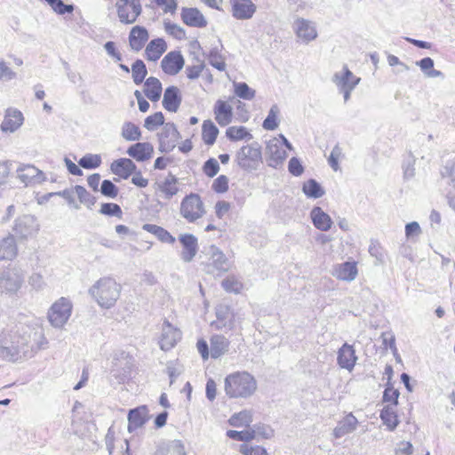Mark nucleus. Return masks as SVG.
<instances>
[{
    "label": "nucleus",
    "instance_id": "9d476101",
    "mask_svg": "<svg viewBox=\"0 0 455 455\" xmlns=\"http://www.w3.org/2000/svg\"><path fill=\"white\" fill-rule=\"evenodd\" d=\"M265 154L268 166L275 169L279 168L287 157V153L282 148L281 141L275 137L267 142Z\"/></svg>",
    "mask_w": 455,
    "mask_h": 455
},
{
    "label": "nucleus",
    "instance_id": "8fccbe9b",
    "mask_svg": "<svg viewBox=\"0 0 455 455\" xmlns=\"http://www.w3.org/2000/svg\"><path fill=\"white\" fill-rule=\"evenodd\" d=\"M235 93L237 97L251 100L255 97V91L251 89L246 83H234Z\"/></svg>",
    "mask_w": 455,
    "mask_h": 455
},
{
    "label": "nucleus",
    "instance_id": "1a4fd4ad",
    "mask_svg": "<svg viewBox=\"0 0 455 455\" xmlns=\"http://www.w3.org/2000/svg\"><path fill=\"white\" fill-rule=\"evenodd\" d=\"M292 28L297 38L304 44H309L318 36L315 22L301 17L294 20Z\"/></svg>",
    "mask_w": 455,
    "mask_h": 455
},
{
    "label": "nucleus",
    "instance_id": "0eeeda50",
    "mask_svg": "<svg viewBox=\"0 0 455 455\" xmlns=\"http://www.w3.org/2000/svg\"><path fill=\"white\" fill-rule=\"evenodd\" d=\"M119 21L132 24L142 12L140 0H117L116 3Z\"/></svg>",
    "mask_w": 455,
    "mask_h": 455
},
{
    "label": "nucleus",
    "instance_id": "3c124183",
    "mask_svg": "<svg viewBox=\"0 0 455 455\" xmlns=\"http://www.w3.org/2000/svg\"><path fill=\"white\" fill-rule=\"evenodd\" d=\"M209 63L220 71L226 69V62L223 56L219 52L217 48H212L207 55Z\"/></svg>",
    "mask_w": 455,
    "mask_h": 455
},
{
    "label": "nucleus",
    "instance_id": "de8ad7c7",
    "mask_svg": "<svg viewBox=\"0 0 455 455\" xmlns=\"http://www.w3.org/2000/svg\"><path fill=\"white\" fill-rule=\"evenodd\" d=\"M226 136L230 140H234V141L241 140H244V139L251 140L252 138L251 134L243 126L228 127L226 131Z\"/></svg>",
    "mask_w": 455,
    "mask_h": 455
},
{
    "label": "nucleus",
    "instance_id": "f3484780",
    "mask_svg": "<svg viewBox=\"0 0 455 455\" xmlns=\"http://www.w3.org/2000/svg\"><path fill=\"white\" fill-rule=\"evenodd\" d=\"M210 262L208 263V273H212V267L218 271L217 275L228 272L229 269V263L225 254L216 246L212 245L210 248Z\"/></svg>",
    "mask_w": 455,
    "mask_h": 455
},
{
    "label": "nucleus",
    "instance_id": "c85d7f7f",
    "mask_svg": "<svg viewBox=\"0 0 455 455\" xmlns=\"http://www.w3.org/2000/svg\"><path fill=\"white\" fill-rule=\"evenodd\" d=\"M357 273L356 263L355 261H347L335 266L333 275L339 280L351 282L355 279Z\"/></svg>",
    "mask_w": 455,
    "mask_h": 455
},
{
    "label": "nucleus",
    "instance_id": "b1692460",
    "mask_svg": "<svg viewBox=\"0 0 455 455\" xmlns=\"http://www.w3.org/2000/svg\"><path fill=\"white\" fill-rule=\"evenodd\" d=\"M136 169V164L130 158L115 160L110 165L111 172L124 180L128 179Z\"/></svg>",
    "mask_w": 455,
    "mask_h": 455
},
{
    "label": "nucleus",
    "instance_id": "774afa93",
    "mask_svg": "<svg viewBox=\"0 0 455 455\" xmlns=\"http://www.w3.org/2000/svg\"><path fill=\"white\" fill-rule=\"evenodd\" d=\"M14 78H16V73L4 60L0 59V81H11Z\"/></svg>",
    "mask_w": 455,
    "mask_h": 455
},
{
    "label": "nucleus",
    "instance_id": "39448f33",
    "mask_svg": "<svg viewBox=\"0 0 455 455\" xmlns=\"http://www.w3.org/2000/svg\"><path fill=\"white\" fill-rule=\"evenodd\" d=\"M72 303L65 297L60 298L50 307L47 316L54 328H62L68 321L72 313Z\"/></svg>",
    "mask_w": 455,
    "mask_h": 455
},
{
    "label": "nucleus",
    "instance_id": "680f3d73",
    "mask_svg": "<svg viewBox=\"0 0 455 455\" xmlns=\"http://www.w3.org/2000/svg\"><path fill=\"white\" fill-rule=\"evenodd\" d=\"M100 191L108 198H116L118 195V188L109 180H104L101 182Z\"/></svg>",
    "mask_w": 455,
    "mask_h": 455
},
{
    "label": "nucleus",
    "instance_id": "052dcab7",
    "mask_svg": "<svg viewBox=\"0 0 455 455\" xmlns=\"http://www.w3.org/2000/svg\"><path fill=\"white\" fill-rule=\"evenodd\" d=\"M74 195H75V189L73 187L70 188L64 189L62 191L49 193L47 195V196L48 197H52L54 196H61L68 202V204L69 205L73 206L75 209L77 210V209H79V205L77 204H76Z\"/></svg>",
    "mask_w": 455,
    "mask_h": 455
},
{
    "label": "nucleus",
    "instance_id": "f704fd0d",
    "mask_svg": "<svg viewBox=\"0 0 455 455\" xmlns=\"http://www.w3.org/2000/svg\"><path fill=\"white\" fill-rule=\"evenodd\" d=\"M158 190L164 198L168 200L178 194L180 189L176 176L170 172L164 181L158 183Z\"/></svg>",
    "mask_w": 455,
    "mask_h": 455
},
{
    "label": "nucleus",
    "instance_id": "37998d69",
    "mask_svg": "<svg viewBox=\"0 0 455 455\" xmlns=\"http://www.w3.org/2000/svg\"><path fill=\"white\" fill-rule=\"evenodd\" d=\"M380 419L389 430H394L398 425L397 415L394 408L389 405L381 410Z\"/></svg>",
    "mask_w": 455,
    "mask_h": 455
},
{
    "label": "nucleus",
    "instance_id": "e2e57ef3",
    "mask_svg": "<svg viewBox=\"0 0 455 455\" xmlns=\"http://www.w3.org/2000/svg\"><path fill=\"white\" fill-rule=\"evenodd\" d=\"M251 429L253 432L254 438L258 435L264 439H269L274 435V430L265 424H255Z\"/></svg>",
    "mask_w": 455,
    "mask_h": 455
},
{
    "label": "nucleus",
    "instance_id": "c9c22d12",
    "mask_svg": "<svg viewBox=\"0 0 455 455\" xmlns=\"http://www.w3.org/2000/svg\"><path fill=\"white\" fill-rule=\"evenodd\" d=\"M144 93L151 101H157L161 98L162 94V84L158 78L150 76L144 84Z\"/></svg>",
    "mask_w": 455,
    "mask_h": 455
},
{
    "label": "nucleus",
    "instance_id": "9b49d317",
    "mask_svg": "<svg viewBox=\"0 0 455 455\" xmlns=\"http://www.w3.org/2000/svg\"><path fill=\"white\" fill-rule=\"evenodd\" d=\"M180 138V134L173 123L164 124L161 132L158 133L159 150L163 153L172 151Z\"/></svg>",
    "mask_w": 455,
    "mask_h": 455
},
{
    "label": "nucleus",
    "instance_id": "20e7f679",
    "mask_svg": "<svg viewBox=\"0 0 455 455\" xmlns=\"http://www.w3.org/2000/svg\"><path fill=\"white\" fill-rule=\"evenodd\" d=\"M25 279L24 271L18 267H7L0 273V291L6 294L16 293Z\"/></svg>",
    "mask_w": 455,
    "mask_h": 455
},
{
    "label": "nucleus",
    "instance_id": "0e129e2a",
    "mask_svg": "<svg viewBox=\"0 0 455 455\" xmlns=\"http://www.w3.org/2000/svg\"><path fill=\"white\" fill-rule=\"evenodd\" d=\"M442 176L444 179H449L448 183L452 187L455 192V158L443 167Z\"/></svg>",
    "mask_w": 455,
    "mask_h": 455
},
{
    "label": "nucleus",
    "instance_id": "4be33fe9",
    "mask_svg": "<svg viewBox=\"0 0 455 455\" xmlns=\"http://www.w3.org/2000/svg\"><path fill=\"white\" fill-rule=\"evenodd\" d=\"M148 38L149 35L146 28L135 26L129 34V45L132 51L138 52L142 50Z\"/></svg>",
    "mask_w": 455,
    "mask_h": 455
},
{
    "label": "nucleus",
    "instance_id": "cd10ccee",
    "mask_svg": "<svg viewBox=\"0 0 455 455\" xmlns=\"http://www.w3.org/2000/svg\"><path fill=\"white\" fill-rule=\"evenodd\" d=\"M154 455H186L185 447L180 440L161 442Z\"/></svg>",
    "mask_w": 455,
    "mask_h": 455
},
{
    "label": "nucleus",
    "instance_id": "aec40b11",
    "mask_svg": "<svg viewBox=\"0 0 455 455\" xmlns=\"http://www.w3.org/2000/svg\"><path fill=\"white\" fill-rule=\"evenodd\" d=\"M182 98L178 87L172 85L165 89L163 99V106L169 112H177Z\"/></svg>",
    "mask_w": 455,
    "mask_h": 455
},
{
    "label": "nucleus",
    "instance_id": "7c9ffc66",
    "mask_svg": "<svg viewBox=\"0 0 455 455\" xmlns=\"http://www.w3.org/2000/svg\"><path fill=\"white\" fill-rule=\"evenodd\" d=\"M18 254V247L13 235H8L0 241V260H12Z\"/></svg>",
    "mask_w": 455,
    "mask_h": 455
},
{
    "label": "nucleus",
    "instance_id": "2eb2a0df",
    "mask_svg": "<svg viewBox=\"0 0 455 455\" xmlns=\"http://www.w3.org/2000/svg\"><path fill=\"white\" fill-rule=\"evenodd\" d=\"M185 60L180 52L173 51L164 57L161 68L165 74L175 76L182 69Z\"/></svg>",
    "mask_w": 455,
    "mask_h": 455
},
{
    "label": "nucleus",
    "instance_id": "f257e3e1",
    "mask_svg": "<svg viewBox=\"0 0 455 455\" xmlns=\"http://www.w3.org/2000/svg\"><path fill=\"white\" fill-rule=\"evenodd\" d=\"M224 389L229 398H248L257 389L255 378L247 371H237L225 378Z\"/></svg>",
    "mask_w": 455,
    "mask_h": 455
},
{
    "label": "nucleus",
    "instance_id": "a18cd8bd",
    "mask_svg": "<svg viewBox=\"0 0 455 455\" xmlns=\"http://www.w3.org/2000/svg\"><path fill=\"white\" fill-rule=\"evenodd\" d=\"M416 65L420 68L427 77H440L443 76L441 71L434 69V60L429 57L417 61Z\"/></svg>",
    "mask_w": 455,
    "mask_h": 455
},
{
    "label": "nucleus",
    "instance_id": "72a5a7b5",
    "mask_svg": "<svg viewBox=\"0 0 455 455\" xmlns=\"http://www.w3.org/2000/svg\"><path fill=\"white\" fill-rule=\"evenodd\" d=\"M310 216L315 227L322 231H328L331 228V219L322 208L315 206L312 209Z\"/></svg>",
    "mask_w": 455,
    "mask_h": 455
},
{
    "label": "nucleus",
    "instance_id": "bf43d9fd",
    "mask_svg": "<svg viewBox=\"0 0 455 455\" xmlns=\"http://www.w3.org/2000/svg\"><path fill=\"white\" fill-rule=\"evenodd\" d=\"M227 436L230 439L243 442H250L254 439L253 432L251 429L236 431V430H228Z\"/></svg>",
    "mask_w": 455,
    "mask_h": 455
},
{
    "label": "nucleus",
    "instance_id": "09e8293b",
    "mask_svg": "<svg viewBox=\"0 0 455 455\" xmlns=\"http://www.w3.org/2000/svg\"><path fill=\"white\" fill-rule=\"evenodd\" d=\"M74 189L79 202L87 208L92 209V206L96 203V197L91 195L83 186L76 185L74 187Z\"/></svg>",
    "mask_w": 455,
    "mask_h": 455
},
{
    "label": "nucleus",
    "instance_id": "473e14b6",
    "mask_svg": "<svg viewBox=\"0 0 455 455\" xmlns=\"http://www.w3.org/2000/svg\"><path fill=\"white\" fill-rule=\"evenodd\" d=\"M166 50V42L163 38H156L151 40L147 45L145 56L148 60L156 61Z\"/></svg>",
    "mask_w": 455,
    "mask_h": 455
},
{
    "label": "nucleus",
    "instance_id": "4468645a",
    "mask_svg": "<svg viewBox=\"0 0 455 455\" xmlns=\"http://www.w3.org/2000/svg\"><path fill=\"white\" fill-rule=\"evenodd\" d=\"M229 4L232 16L236 20H249L257 10L251 0H229Z\"/></svg>",
    "mask_w": 455,
    "mask_h": 455
},
{
    "label": "nucleus",
    "instance_id": "79ce46f5",
    "mask_svg": "<svg viewBox=\"0 0 455 455\" xmlns=\"http://www.w3.org/2000/svg\"><path fill=\"white\" fill-rule=\"evenodd\" d=\"M23 342L17 340L16 345H11L10 347H4L0 345V358L15 362L18 360Z\"/></svg>",
    "mask_w": 455,
    "mask_h": 455
},
{
    "label": "nucleus",
    "instance_id": "bb28decb",
    "mask_svg": "<svg viewBox=\"0 0 455 455\" xmlns=\"http://www.w3.org/2000/svg\"><path fill=\"white\" fill-rule=\"evenodd\" d=\"M23 123V115L17 109L9 108L1 124L3 132H15Z\"/></svg>",
    "mask_w": 455,
    "mask_h": 455
},
{
    "label": "nucleus",
    "instance_id": "412c9836",
    "mask_svg": "<svg viewBox=\"0 0 455 455\" xmlns=\"http://www.w3.org/2000/svg\"><path fill=\"white\" fill-rule=\"evenodd\" d=\"M181 20L189 27L204 28L207 26L206 19L197 8H182Z\"/></svg>",
    "mask_w": 455,
    "mask_h": 455
},
{
    "label": "nucleus",
    "instance_id": "69168bd1",
    "mask_svg": "<svg viewBox=\"0 0 455 455\" xmlns=\"http://www.w3.org/2000/svg\"><path fill=\"white\" fill-rule=\"evenodd\" d=\"M239 451L243 455H268L267 450L261 446H249L246 443L241 444Z\"/></svg>",
    "mask_w": 455,
    "mask_h": 455
},
{
    "label": "nucleus",
    "instance_id": "7ed1b4c3",
    "mask_svg": "<svg viewBox=\"0 0 455 455\" xmlns=\"http://www.w3.org/2000/svg\"><path fill=\"white\" fill-rule=\"evenodd\" d=\"M235 162L244 171L257 170L262 162L261 148L259 143L243 146L235 154Z\"/></svg>",
    "mask_w": 455,
    "mask_h": 455
},
{
    "label": "nucleus",
    "instance_id": "2f4dec72",
    "mask_svg": "<svg viewBox=\"0 0 455 455\" xmlns=\"http://www.w3.org/2000/svg\"><path fill=\"white\" fill-rule=\"evenodd\" d=\"M360 78L355 76L347 68V65L343 67V73H335L332 81L339 88H348L349 86H355L359 84Z\"/></svg>",
    "mask_w": 455,
    "mask_h": 455
},
{
    "label": "nucleus",
    "instance_id": "4c0bfd02",
    "mask_svg": "<svg viewBox=\"0 0 455 455\" xmlns=\"http://www.w3.org/2000/svg\"><path fill=\"white\" fill-rule=\"evenodd\" d=\"M219 134V129L211 120H206L203 123L202 126V138L204 142L212 146L215 143L217 136Z\"/></svg>",
    "mask_w": 455,
    "mask_h": 455
},
{
    "label": "nucleus",
    "instance_id": "4d7b16f0",
    "mask_svg": "<svg viewBox=\"0 0 455 455\" xmlns=\"http://www.w3.org/2000/svg\"><path fill=\"white\" fill-rule=\"evenodd\" d=\"M100 213L106 216L117 217L118 219H121L123 216L121 207L114 203H103L100 206Z\"/></svg>",
    "mask_w": 455,
    "mask_h": 455
},
{
    "label": "nucleus",
    "instance_id": "58836bf2",
    "mask_svg": "<svg viewBox=\"0 0 455 455\" xmlns=\"http://www.w3.org/2000/svg\"><path fill=\"white\" fill-rule=\"evenodd\" d=\"M142 229L155 235L161 242L173 243L175 238L164 228L154 224H144Z\"/></svg>",
    "mask_w": 455,
    "mask_h": 455
},
{
    "label": "nucleus",
    "instance_id": "338daca9",
    "mask_svg": "<svg viewBox=\"0 0 455 455\" xmlns=\"http://www.w3.org/2000/svg\"><path fill=\"white\" fill-rule=\"evenodd\" d=\"M203 171L208 177L212 178L219 172L220 164L215 158H210L204 164Z\"/></svg>",
    "mask_w": 455,
    "mask_h": 455
},
{
    "label": "nucleus",
    "instance_id": "13d9d810",
    "mask_svg": "<svg viewBox=\"0 0 455 455\" xmlns=\"http://www.w3.org/2000/svg\"><path fill=\"white\" fill-rule=\"evenodd\" d=\"M47 4L60 15L72 13L75 9L73 4H65L62 0H49Z\"/></svg>",
    "mask_w": 455,
    "mask_h": 455
},
{
    "label": "nucleus",
    "instance_id": "864d4df0",
    "mask_svg": "<svg viewBox=\"0 0 455 455\" xmlns=\"http://www.w3.org/2000/svg\"><path fill=\"white\" fill-rule=\"evenodd\" d=\"M223 289L228 292L239 293L243 290V283L234 275L228 276L222 283Z\"/></svg>",
    "mask_w": 455,
    "mask_h": 455
},
{
    "label": "nucleus",
    "instance_id": "ea45409f",
    "mask_svg": "<svg viewBox=\"0 0 455 455\" xmlns=\"http://www.w3.org/2000/svg\"><path fill=\"white\" fill-rule=\"evenodd\" d=\"M302 191L308 198L315 199L322 197L325 193L320 183L314 179L303 183Z\"/></svg>",
    "mask_w": 455,
    "mask_h": 455
},
{
    "label": "nucleus",
    "instance_id": "c03bdc74",
    "mask_svg": "<svg viewBox=\"0 0 455 455\" xmlns=\"http://www.w3.org/2000/svg\"><path fill=\"white\" fill-rule=\"evenodd\" d=\"M121 134L128 141L139 140L141 137L140 127L132 122H125L123 124Z\"/></svg>",
    "mask_w": 455,
    "mask_h": 455
},
{
    "label": "nucleus",
    "instance_id": "a19ab883",
    "mask_svg": "<svg viewBox=\"0 0 455 455\" xmlns=\"http://www.w3.org/2000/svg\"><path fill=\"white\" fill-rule=\"evenodd\" d=\"M251 422L252 413L248 410L235 413L228 419L229 425L235 427H249Z\"/></svg>",
    "mask_w": 455,
    "mask_h": 455
},
{
    "label": "nucleus",
    "instance_id": "49530a36",
    "mask_svg": "<svg viewBox=\"0 0 455 455\" xmlns=\"http://www.w3.org/2000/svg\"><path fill=\"white\" fill-rule=\"evenodd\" d=\"M132 79L135 84H140L148 75L145 63L141 60H136L132 65Z\"/></svg>",
    "mask_w": 455,
    "mask_h": 455
},
{
    "label": "nucleus",
    "instance_id": "603ef678",
    "mask_svg": "<svg viewBox=\"0 0 455 455\" xmlns=\"http://www.w3.org/2000/svg\"><path fill=\"white\" fill-rule=\"evenodd\" d=\"M279 108L276 105H273L268 112L267 116L262 124V127L267 131H274L278 127L277 116Z\"/></svg>",
    "mask_w": 455,
    "mask_h": 455
},
{
    "label": "nucleus",
    "instance_id": "e433bc0d",
    "mask_svg": "<svg viewBox=\"0 0 455 455\" xmlns=\"http://www.w3.org/2000/svg\"><path fill=\"white\" fill-rule=\"evenodd\" d=\"M211 356L214 359L224 355L229 347V340L223 335H213L211 338Z\"/></svg>",
    "mask_w": 455,
    "mask_h": 455
},
{
    "label": "nucleus",
    "instance_id": "5701e85b",
    "mask_svg": "<svg viewBox=\"0 0 455 455\" xmlns=\"http://www.w3.org/2000/svg\"><path fill=\"white\" fill-rule=\"evenodd\" d=\"M180 242L183 246L181 259L185 262H190L197 252V239L194 235L184 234L180 236Z\"/></svg>",
    "mask_w": 455,
    "mask_h": 455
},
{
    "label": "nucleus",
    "instance_id": "6e6552de",
    "mask_svg": "<svg viewBox=\"0 0 455 455\" xmlns=\"http://www.w3.org/2000/svg\"><path fill=\"white\" fill-rule=\"evenodd\" d=\"M39 230V224L36 219L30 214H26L15 220L12 227L13 235L20 240H27L33 237Z\"/></svg>",
    "mask_w": 455,
    "mask_h": 455
},
{
    "label": "nucleus",
    "instance_id": "c756f323",
    "mask_svg": "<svg viewBox=\"0 0 455 455\" xmlns=\"http://www.w3.org/2000/svg\"><path fill=\"white\" fill-rule=\"evenodd\" d=\"M357 424V419L350 412L338 422L337 427L333 430V435L335 438H341L354 432L356 429Z\"/></svg>",
    "mask_w": 455,
    "mask_h": 455
},
{
    "label": "nucleus",
    "instance_id": "a878e982",
    "mask_svg": "<svg viewBox=\"0 0 455 455\" xmlns=\"http://www.w3.org/2000/svg\"><path fill=\"white\" fill-rule=\"evenodd\" d=\"M148 419V410L146 405L132 409L128 413V430H133L141 427Z\"/></svg>",
    "mask_w": 455,
    "mask_h": 455
},
{
    "label": "nucleus",
    "instance_id": "f8f14e48",
    "mask_svg": "<svg viewBox=\"0 0 455 455\" xmlns=\"http://www.w3.org/2000/svg\"><path fill=\"white\" fill-rule=\"evenodd\" d=\"M181 337L180 330L174 327L168 320H164L159 339L160 348L164 351L172 349L181 339Z\"/></svg>",
    "mask_w": 455,
    "mask_h": 455
},
{
    "label": "nucleus",
    "instance_id": "393cba45",
    "mask_svg": "<svg viewBox=\"0 0 455 455\" xmlns=\"http://www.w3.org/2000/svg\"><path fill=\"white\" fill-rule=\"evenodd\" d=\"M213 110L215 120L220 126H227L232 122L233 108L228 102L218 100Z\"/></svg>",
    "mask_w": 455,
    "mask_h": 455
},
{
    "label": "nucleus",
    "instance_id": "5fc2aeb1",
    "mask_svg": "<svg viewBox=\"0 0 455 455\" xmlns=\"http://www.w3.org/2000/svg\"><path fill=\"white\" fill-rule=\"evenodd\" d=\"M101 164V158L99 155L87 154L78 161V164L84 169H95Z\"/></svg>",
    "mask_w": 455,
    "mask_h": 455
},
{
    "label": "nucleus",
    "instance_id": "423d86ee",
    "mask_svg": "<svg viewBox=\"0 0 455 455\" xmlns=\"http://www.w3.org/2000/svg\"><path fill=\"white\" fill-rule=\"evenodd\" d=\"M205 213L204 203L197 194L185 196L180 204V214L188 222H195Z\"/></svg>",
    "mask_w": 455,
    "mask_h": 455
},
{
    "label": "nucleus",
    "instance_id": "6ab92c4d",
    "mask_svg": "<svg viewBox=\"0 0 455 455\" xmlns=\"http://www.w3.org/2000/svg\"><path fill=\"white\" fill-rule=\"evenodd\" d=\"M126 152L137 162H145L152 157L154 148L149 142H137L130 146Z\"/></svg>",
    "mask_w": 455,
    "mask_h": 455
},
{
    "label": "nucleus",
    "instance_id": "6e6d98bb",
    "mask_svg": "<svg viewBox=\"0 0 455 455\" xmlns=\"http://www.w3.org/2000/svg\"><path fill=\"white\" fill-rule=\"evenodd\" d=\"M163 124H164V116L162 112H156L148 116L144 122V127L148 131H154Z\"/></svg>",
    "mask_w": 455,
    "mask_h": 455
},
{
    "label": "nucleus",
    "instance_id": "a211bd4d",
    "mask_svg": "<svg viewBox=\"0 0 455 455\" xmlns=\"http://www.w3.org/2000/svg\"><path fill=\"white\" fill-rule=\"evenodd\" d=\"M356 361L357 356L355 355V350L353 346L344 343L338 351V365L342 369L351 371L354 369Z\"/></svg>",
    "mask_w": 455,
    "mask_h": 455
},
{
    "label": "nucleus",
    "instance_id": "f03ea898",
    "mask_svg": "<svg viewBox=\"0 0 455 455\" xmlns=\"http://www.w3.org/2000/svg\"><path fill=\"white\" fill-rule=\"evenodd\" d=\"M89 293L100 307L108 309L118 300L121 285L114 278L102 277L89 289Z\"/></svg>",
    "mask_w": 455,
    "mask_h": 455
},
{
    "label": "nucleus",
    "instance_id": "ddd939ff",
    "mask_svg": "<svg viewBox=\"0 0 455 455\" xmlns=\"http://www.w3.org/2000/svg\"><path fill=\"white\" fill-rule=\"evenodd\" d=\"M17 178L25 186L40 184L44 180V174L32 164H20L17 171Z\"/></svg>",
    "mask_w": 455,
    "mask_h": 455
},
{
    "label": "nucleus",
    "instance_id": "dca6fc26",
    "mask_svg": "<svg viewBox=\"0 0 455 455\" xmlns=\"http://www.w3.org/2000/svg\"><path fill=\"white\" fill-rule=\"evenodd\" d=\"M216 321L212 323V326L217 330L227 328L232 330L235 327V315L229 307L219 305L216 307Z\"/></svg>",
    "mask_w": 455,
    "mask_h": 455
}]
</instances>
